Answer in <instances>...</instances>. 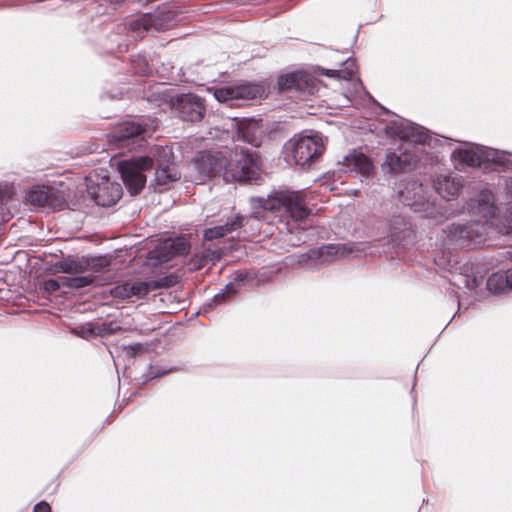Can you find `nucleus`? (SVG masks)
Wrapping results in <instances>:
<instances>
[{
	"instance_id": "obj_1",
	"label": "nucleus",
	"mask_w": 512,
	"mask_h": 512,
	"mask_svg": "<svg viewBox=\"0 0 512 512\" xmlns=\"http://www.w3.org/2000/svg\"><path fill=\"white\" fill-rule=\"evenodd\" d=\"M235 158L228 162L220 151L205 150L198 152L194 159L195 179L199 184L213 177L229 174L238 182H251L259 170L258 157L252 148H235Z\"/></svg>"
},
{
	"instance_id": "obj_2",
	"label": "nucleus",
	"mask_w": 512,
	"mask_h": 512,
	"mask_svg": "<svg viewBox=\"0 0 512 512\" xmlns=\"http://www.w3.org/2000/svg\"><path fill=\"white\" fill-rule=\"evenodd\" d=\"M249 203L252 209H263L273 213L283 212L295 222H302L311 214L302 191L274 189L266 197H250Z\"/></svg>"
},
{
	"instance_id": "obj_3",
	"label": "nucleus",
	"mask_w": 512,
	"mask_h": 512,
	"mask_svg": "<svg viewBox=\"0 0 512 512\" xmlns=\"http://www.w3.org/2000/svg\"><path fill=\"white\" fill-rule=\"evenodd\" d=\"M394 191L400 202L417 213H423L426 218L439 219L445 216L442 207L428 195L426 188L415 178H404L399 185L395 182Z\"/></svg>"
},
{
	"instance_id": "obj_4",
	"label": "nucleus",
	"mask_w": 512,
	"mask_h": 512,
	"mask_svg": "<svg viewBox=\"0 0 512 512\" xmlns=\"http://www.w3.org/2000/svg\"><path fill=\"white\" fill-rule=\"evenodd\" d=\"M451 157L470 167L490 168L494 166L495 169L497 166L509 168L512 164V155L509 152L479 144L458 147L453 150Z\"/></svg>"
},
{
	"instance_id": "obj_5",
	"label": "nucleus",
	"mask_w": 512,
	"mask_h": 512,
	"mask_svg": "<svg viewBox=\"0 0 512 512\" xmlns=\"http://www.w3.org/2000/svg\"><path fill=\"white\" fill-rule=\"evenodd\" d=\"M324 150L322 137L317 132L295 135L283 147L285 159L293 160L296 165L303 168L315 162L324 153Z\"/></svg>"
},
{
	"instance_id": "obj_6",
	"label": "nucleus",
	"mask_w": 512,
	"mask_h": 512,
	"mask_svg": "<svg viewBox=\"0 0 512 512\" xmlns=\"http://www.w3.org/2000/svg\"><path fill=\"white\" fill-rule=\"evenodd\" d=\"M86 189L90 199L102 207L116 204L123 193L121 184L111 181L107 172L103 170L91 173L86 178Z\"/></svg>"
},
{
	"instance_id": "obj_7",
	"label": "nucleus",
	"mask_w": 512,
	"mask_h": 512,
	"mask_svg": "<svg viewBox=\"0 0 512 512\" xmlns=\"http://www.w3.org/2000/svg\"><path fill=\"white\" fill-rule=\"evenodd\" d=\"M153 160L148 156L133 157L118 162L117 169L123 185L131 196L138 195L146 184L144 172L153 167Z\"/></svg>"
},
{
	"instance_id": "obj_8",
	"label": "nucleus",
	"mask_w": 512,
	"mask_h": 512,
	"mask_svg": "<svg viewBox=\"0 0 512 512\" xmlns=\"http://www.w3.org/2000/svg\"><path fill=\"white\" fill-rule=\"evenodd\" d=\"M177 22V13L169 6H159L154 12L144 13L129 24L133 31L163 32L172 28Z\"/></svg>"
},
{
	"instance_id": "obj_9",
	"label": "nucleus",
	"mask_w": 512,
	"mask_h": 512,
	"mask_svg": "<svg viewBox=\"0 0 512 512\" xmlns=\"http://www.w3.org/2000/svg\"><path fill=\"white\" fill-rule=\"evenodd\" d=\"M265 93L263 85L254 82H239L231 86L214 89V97L218 102L227 103L230 106L239 105L240 101L261 98Z\"/></svg>"
},
{
	"instance_id": "obj_10",
	"label": "nucleus",
	"mask_w": 512,
	"mask_h": 512,
	"mask_svg": "<svg viewBox=\"0 0 512 512\" xmlns=\"http://www.w3.org/2000/svg\"><path fill=\"white\" fill-rule=\"evenodd\" d=\"M487 225L481 221L452 224L447 228L451 242L460 247H472L482 243L487 235Z\"/></svg>"
},
{
	"instance_id": "obj_11",
	"label": "nucleus",
	"mask_w": 512,
	"mask_h": 512,
	"mask_svg": "<svg viewBox=\"0 0 512 512\" xmlns=\"http://www.w3.org/2000/svg\"><path fill=\"white\" fill-rule=\"evenodd\" d=\"M171 108L186 122H199L205 114L204 99L193 93L178 94L171 98Z\"/></svg>"
},
{
	"instance_id": "obj_12",
	"label": "nucleus",
	"mask_w": 512,
	"mask_h": 512,
	"mask_svg": "<svg viewBox=\"0 0 512 512\" xmlns=\"http://www.w3.org/2000/svg\"><path fill=\"white\" fill-rule=\"evenodd\" d=\"M386 135L415 144H425L429 140L428 131L416 123L397 117L384 128Z\"/></svg>"
},
{
	"instance_id": "obj_13",
	"label": "nucleus",
	"mask_w": 512,
	"mask_h": 512,
	"mask_svg": "<svg viewBox=\"0 0 512 512\" xmlns=\"http://www.w3.org/2000/svg\"><path fill=\"white\" fill-rule=\"evenodd\" d=\"M418 161V156L410 150L406 149L400 153L388 151L380 167L385 177L396 178L401 174L413 171Z\"/></svg>"
},
{
	"instance_id": "obj_14",
	"label": "nucleus",
	"mask_w": 512,
	"mask_h": 512,
	"mask_svg": "<svg viewBox=\"0 0 512 512\" xmlns=\"http://www.w3.org/2000/svg\"><path fill=\"white\" fill-rule=\"evenodd\" d=\"M340 164L342 171L359 176L361 181L367 183L375 174V166L372 160L364 153L356 150L346 155Z\"/></svg>"
},
{
	"instance_id": "obj_15",
	"label": "nucleus",
	"mask_w": 512,
	"mask_h": 512,
	"mask_svg": "<svg viewBox=\"0 0 512 512\" xmlns=\"http://www.w3.org/2000/svg\"><path fill=\"white\" fill-rule=\"evenodd\" d=\"M279 90L294 91L302 94H313L315 92L314 79L300 71L291 72L283 76H279L277 80Z\"/></svg>"
},
{
	"instance_id": "obj_16",
	"label": "nucleus",
	"mask_w": 512,
	"mask_h": 512,
	"mask_svg": "<svg viewBox=\"0 0 512 512\" xmlns=\"http://www.w3.org/2000/svg\"><path fill=\"white\" fill-rule=\"evenodd\" d=\"M388 236L393 245L398 247H407L412 244L415 234L411 228L410 222L401 215H393L388 223Z\"/></svg>"
},
{
	"instance_id": "obj_17",
	"label": "nucleus",
	"mask_w": 512,
	"mask_h": 512,
	"mask_svg": "<svg viewBox=\"0 0 512 512\" xmlns=\"http://www.w3.org/2000/svg\"><path fill=\"white\" fill-rule=\"evenodd\" d=\"M145 126L135 120L121 123L110 135L111 141L120 147L134 143L144 132Z\"/></svg>"
},
{
	"instance_id": "obj_18",
	"label": "nucleus",
	"mask_w": 512,
	"mask_h": 512,
	"mask_svg": "<svg viewBox=\"0 0 512 512\" xmlns=\"http://www.w3.org/2000/svg\"><path fill=\"white\" fill-rule=\"evenodd\" d=\"M156 153L162 161L158 160V168L155 171L154 181L157 186L167 189L172 183L180 179V175L177 172H172L168 166L172 158V150L168 147H160L156 149Z\"/></svg>"
},
{
	"instance_id": "obj_19",
	"label": "nucleus",
	"mask_w": 512,
	"mask_h": 512,
	"mask_svg": "<svg viewBox=\"0 0 512 512\" xmlns=\"http://www.w3.org/2000/svg\"><path fill=\"white\" fill-rule=\"evenodd\" d=\"M262 134L263 130L258 120L243 119L237 123L235 138L252 145L254 148L260 145Z\"/></svg>"
},
{
	"instance_id": "obj_20",
	"label": "nucleus",
	"mask_w": 512,
	"mask_h": 512,
	"mask_svg": "<svg viewBox=\"0 0 512 512\" xmlns=\"http://www.w3.org/2000/svg\"><path fill=\"white\" fill-rule=\"evenodd\" d=\"M433 187L443 199L451 200L459 195L463 183L458 175H438L433 180Z\"/></svg>"
},
{
	"instance_id": "obj_21",
	"label": "nucleus",
	"mask_w": 512,
	"mask_h": 512,
	"mask_svg": "<svg viewBox=\"0 0 512 512\" xmlns=\"http://www.w3.org/2000/svg\"><path fill=\"white\" fill-rule=\"evenodd\" d=\"M174 284V278L172 275H170L158 280L129 282V289L131 297H136L137 299H144L149 294V292L156 291L161 288H169L172 287Z\"/></svg>"
},
{
	"instance_id": "obj_22",
	"label": "nucleus",
	"mask_w": 512,
	"mask_h": 512,
	"mask_svg": "<svg viewBox=\"0 0 512 512\" xmlns=\"http://www.w3.org/2000/svg\"><path fill=\"white\" fill-rule=\"evenodd\" d=\"M469 210L478 216L489 218L495 214L494 195L489 189H482L468 204Z\"/></svg>"
},
{
	"instance_id": "obj_23",
	"label": "nucleus",
	"mask_w": 512,
	"mask_h": 512,
	"mask_svg": "<svg viewBox=\"0 0 512 512\" xmlns=\"http://www.w3.org/2000/svg\"><path fill=\"white\" fill-rule=\"evenodd\" d=\"M487 290L495 295L512 291V268L492 273L486 281Z\"/></svg>"
},
{
	"instance_id": "obj_24",
	"label": "nucleus",
	"mask_w": 512,
	"mask_h": 512,
	"mask_svg": "<svg viewBox=\"0 0 512 512\" xmlns=\"http://www.w3.org/2000/svg\"><path fill=\"white\" fill-rule=\"evenodd\" d=\"M318 254V263L322 266L324 263H330L340 257L349 255L353 252V247L348 244H325L316 248Z\"/></svg>"
},
{
	"instance_id": "obj_25",
	"label": "nucleus",
	"mask_w": 512,
	"mask_h": 512,
	"mask_svg": "<svg viewBox=\"0 0 512 512\" xmlns=\"http://www.w3.org/2000/svg\"><path fill=\"white\" fill-rule=\"evenodd\" d=\"M85 255L82 256H73L68 255L63 257L59 261H57L53 268L57 272H62L65 274H83L85 273Z\"/></svg>"
},
{
	"instance_id": "obj_26",
	"label": "nucleus",
	"mask_w": 512,
	"mask_h": 512,
	"mask_svg": "<svg viewBox=\"0 0 512 512\" xmlns=\"http://www.w3.org/2000/svg\"><path fill=\"white\" fill-rule=\"evenodd\" d=\"M85 260V272L91 271L94 274L107 272L111 264L109 255H85Z\"/></svg>"
},
{
	"instance_id": "obj_27",
	"label": "nucleus",
	"mask_w": 512,
	"mask_h": 512,
	"mask_svg": "<svg viewBox=\"0 0 512 512\" xmlns=\"http://www.w3.org/2000/svg\"><path fill=\"white\" fill-rule=\"evenodd\" d=\"M239 291L240 289L238 288L237 284L229 282L228 284L225 285L223 289L220 290V292L213 296V298L210 300L207 306L212 308L218 305L225 304L229 300L234 298L239 293Z\"/></svg>"
},
{
	"instance_id": "obj_28",
	"label": "nucleus",
	"mask_w": 512,
	"mask_h": 512,
	"mask_svg": "<svg viewBox=\"0 0 512 512\" xmlns=\"http://www.w3.org/2000/svg\"><path fill=\"white\" fill-rule=\"evenodd\" d=\"M97 277L95 275H80L74 277H61L62 286L78 290L93 285L96 282Z\"/></svg>"
},
{
	"instance_id": "obj_29",
	"label": "nucleus",
	"mask_w": 512,
	"mask_h": 512,
	"mask_svg": "<svg viewBox=\"0 0 512 512\" xmlns=\"http://www.w3.org/2000/svg\"><path fill=\"white\" fill-rule=\"evenodd\" d=\"M482 281L483 277L481 275L460 274L455 277L453 284L459 289H466L467 291L472 292L482 284Z\"/></svg>"
},
{
	"instance_id": "obj_30",
	"label": "nucleus",
	"mask_w": 512,
	"mask_h": 512,
	"mask_svg": "<svg viewBox=\"0 0 512 512\" xmlns=\"http://www.w3.org/2000/svg\"><path fill=\"white\" fill-rule=\"evenodd\" d=\"M49 195H51V188L47 186H36L28 192L27 200L34 206L45 207Z\"/></svg>"
},
{
	"instance_id": "obj_31",
	"label": "nucleus",
	"mask_w": 512,
	"mask_h": 512,
	"mask_svg": "<svg viewBox=\"0 0 512 512\" xmlns=\"http://www.w3.org/2000/svg\"><path fill=\"white\" fill-rule=\"evenodd\" d=\"M151 254V259H155L158 263H165L176 257L173 250L170 249L169 242H167V240L157 245Z\"/></svg>"
},
{
	"instance_id": "obj_32",
	"label": "nucleus",
	"mask_w": 512,
	"mask_h": 512,
	"mask_svg": "<svg viewBox=\"0 0 512 512\" xmlns=\"http://www.w3.org/2000/svg\"><path fill=\"white\" fill-rule=\"evenodd\" d=\"M166 240L169 242V247L173 250L176 256L185 255L190 250V243L183 236L168 238Z\"/></svg>"
},
{
	"instance_id": "obj_33",
	"label": "nucleus",
	"mask_w": 512,
	"mask_h": 512,
	"mask_svg": "<svg viewBox=\"0 0 512 512\" xmlns=\"http://www.w3.org/2000/svg\"><path fill=\"white\" fill-rule=\"evenodd\" d=\"M245 223V217L242 216L240 213H237L225 221L224 224H222V227L224 229V232L228 235L232 232L238 231L240 228L244 226Z\"/></svg>"
},
{
	"instance_id": "obj_34",
	"label": "nucleus",
	"mask_w": 512,
	"mask_h": 512,
	"mask_svg": "<svg viewBox=\"0 0 512 512\" xmlns=\"http://www.w3.org/2000/svg\"><path fill=\"white\" fill-rule=\"evenodd\" d=\"M297 262L299 264H309L310 265V270H318L320 269V264L318 263V254H317V251H316V248L314 249H310L309 251L305 252V253H302L298 256V260Z\"/></svg>"
},
{
	"instance_id": "obj_35",
	"label": "nucleus",
	"mask_w": 512,
	"mask_h": 512,
	"mask_svg": "<svg viewBox=\"0 0 512 512\" xmlns=\"http://www.w3.org/2000/svg\"><path fill=\"white\" fill-rule=\"evenodd\" d=\"M121 330V327L117 325L115 322H104L97 325L91 333L99 335V336H109L117 333Z\"/></svg>"
},
{
	"instance_id": "obj_36",
	"label": "nucleus",
	"mask_w": 512,
	"mask_h": 512,
	"mask_svg": "<svg viewBox=\"0 0 512 512\" xmlns=\"http://www.w3.org/2000/svg\"><path fill=\"white\" fill-rule=\"evenodd\" d=\"M66 204L65 198L56 189L51 188V195H49L45 207L52 208L53 210H62Z\"/></svg>"
},
{
	"instance_id": "obj_37",
	"label": "nucleus",
	"mask_w": 512,
	"mask_h": 512,
	"mask_svg": "<svg viewBox=\"0 0 512 512\" xmlns=\"http://www.w3.org/2000/svg\"><path fill=\"white\" fill-rule=\"evenodd\" d=\"M110 294L113 298H116V299L125 300V299L131 298L129 282H125L123 284L114 286L110 290Z\"/></svg>"
},
{
	"instance_id": "obj_38",
	"label": "nucleus",
	"mask_w": 512,
	"mask_h": 512,
	"mask_svg": "<svg viewBox=\"0 0 512 512\" xmlns=\"http://www.w3.org/2000/svg\"><path fill=\"white\" fill-rule=\"evenodd\" d=\"M227 234L224 232L222 225H218L215 227L207 228L203 232V238L207 241H212L218 238H222Z\"/></svg>"
},
{
	"instance_id": "obj_39",
	"label": "nucleus",
	"mask_w": 512,
	"mask_h": 512,
	"mask_svg": "<svg viewBox=\"0 0 512 512\" xmlns=\"http://www.w3.org/2000/svg\"><path fill=\"white\" fill-rule=\"evenodd\" d=\"M208 257H210V260H211L212 262H214L215 260H218V259H219L220 254H219V252H217V251H212V252L207 251L206 253H203V255H202V257H201V258L196 259V260H194V261H193L194 267H195L196 269H201V268H203V267L205 266V264H206L207 260H208Z\"/></svg>"
},
{
	"instance_id": "obj_40",
	"label": "nucleus",
	"mask_w": 512,
	"mask_h": 512,
	"mask_svg": "<svg viewBox=\"0 0 512 512\" xmlns=\"http://www.w3.org/2000/svg\"><path fill=\"white\" fill-rule=\"evenodd\" d=\"M356 65L355 60L348 57L344 61L341 62V75H345V73H348L347 78L345 80H351L353 73L355 71Z\"/></svg>"
},
{
	"instance_id": "obj_41",
	"label": "nucleus",
	"mask_w": 512,
	"mask_h": 512,
	"mask_svg": "<svg viewBox=\"0 0 512 512\" xmlns=\"http://www.w3.org/2000/svg\"><path fill=\"white\" fill-rule=\"evenodd\" d=\"M61 285V278L59 280L50 278L44 281L43 288L47 293L53 294L60 289Z\"/></svg>"
},
{
	"instance_id": "obj_42",
	"label": "nucleus",
	"mask_w": 512,
	"mask_h": 512,
	"mask_svg": "<svg viewBox=\"0 0 512 512\" xmlns=\"http://www.w3.org/2000/svg\"><path fill=\"white\" fill-rule=\"evenodd\" d=\"M170 371H172V369H159V368H157L156 370H154L153 366L150 365L149 366V371L145 374V377H146V380L156 379V378H160V377L166 375Z\"/></svg>"
},
{
	"instance_id": "obj_43",
	"label": "nucleus",
	"mask_w": 512,
	"mask_h": 512,
	"mask_svg": "<svg viewBox=\"0 0 512 512\" xmlns=\"http://www.w3.org/2000/svg\"><path fill=\"white\" fill-rule=\"evenodd\" d=\"M319 71L321 75H325L330 78H339V79H346L348 73H345V75H341V70L339 69H325V68H319Z\"/></svg>"
},
{
	"instance_id": "obj_44",
	"label": "nucleus",
	"mask_w": 512,
	"mask_h": 512,
	"mask_svg": "<svg viewBox=\"0 0 512 512\" xmlns=\"http://www.w3.org/2000/svg\"><path fill=\"white\" fill-rule=\"evenodd\" d=\"M124 348L128 350L127 353L132 357H134L137 353L142 352L144 350L143 345L141 343H134L125 346Z\"/></svg>"
},
{
	"instance_id": "obj_45",
	"label": "nucleus",
	"mask_w": 512,
	"mask_h": 512,
	"mask_svg": "<svg viewBox=\"0 0 512 512\" xmlns=\"http://www.w3.org/2000/svg\"><path fill=\"white\" fill-rule=\"evenodd\" d=\"M33 512H51V507L47 502L41 501L34 506Z\"/></svg>"
},
{
	"instance_id": "obj_46",
	"label": "nucleus",
	"mask_w": 512,
	"mask_h": 512,
	"mask_svg": "<svg viewBox=\"0 0 512 512\" xmlns=\"http://www.w3.org/2000/svg\"><path fill=\"white\" fill-rule=\"evenodd\" d=\"M247 274L244 272H237L231 281L233 284H237L238 288H241L242 282L246 279Z\"/></svg>"
},
{
	"instance_id": "obj_47",
	"label": "nucleus",
	"mask_w": 512,
	"mask_h": 512,
	"mask_svg": "<svg viewBox=\"0 0 512 512\" xmlns=\"http://www.w3.org/2000/svg\"><path fill=\"white\" fill-rule=\"evenodd\" d=\"M121 96H122V93H121V92H118V93H116V94H111V93L106 92V93H104V94L102 95V99H105V98H107V99H112V100H113V99H120V98H121Z\"/></svg>"
},
{
	"instance_id": "obj_48",
	"label": "nucleus",
	"mask_w": 512,
	"mask_h": 512,
	"mask_svg": "<svg viewBox=\"0 0 512 512\" xmlns=\"http://www.w3.org/2000/svg\"><path fill=\"white\" fill-rule=\"evenodd\" d=\"M507 191L510 194V198L512 199V178L507 182Z\"/></svg>"
},
{
	"instance_id": "obj_49",
	"label": "nucleus",
	"mask_w": 512,
	"mask_h": 512,
	"mask_svg": "<svg viewBox=\"0 0 512 512\" xmlns=\"http://www.w3.org/2000/svg\"><path fill=\"white\" fill-rule=\"evenodd\" d=\"M450 295H451V297H453V298L457 301V303H458V309H460V307H461V303H460V301H459V297H458L457 293H456V292H454V291H451V292H450Z\"/></svg>"
},
{
	"instance_id": "obj_50",
	"label": "nucleus",
	"mask_w": 512,
	"mask_h": 512,
	"mask_svg": "<svg viewBox=\"0 0 512 512\" xmlns=\"http://www.w3.org/2000/svg\"><path fill=\"white\" fill-rule=\"evenodd\" d=\"M510 154L512 155V153H510ZM511 166H512V164L509 167H511Z\"/></svg>"
}]
</instances>
